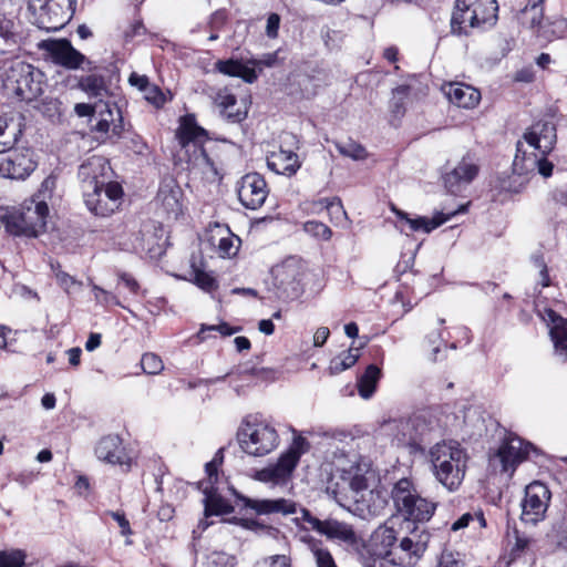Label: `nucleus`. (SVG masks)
Returning a JSON list of instances; mask_svg holds the SVG:
<instances>
[{"label":"nucleus","mask_w":567,"mask_h":567,"mask_svg":"<svg viewBox=\"0 0 567 567\" xmlns=\"http://www.w3.org/2000/svg\"><path fill=\"white\" fill-rule=\"evenodd\" d=\"M556 142V125L551 120L537 121L525 131L523 140L516 144L508 190L519 193L536 172L545 178L551 176L554 164L547 155Z\"/></svg>","instance_id":"obj_1"},{"label":"nucleus","mask_w":567,"mask_h":567,"mask_svg":"<svg viewBox=\"0 0 567 567\" xmlns=\"http://www.w3.org/2000/svg\"><path fill=\"white\" fill-rule=\"evenodd\" d=\"M433 475L447 491H456L465 476L467 467L466 451L456 441H442L429 451Z\"/></svg>","instance_id":"obj_2"},{"label":"nucleus","mask_w":567,"mask_h":567,"mask_svg":"<svg viewBox=\"0 0 567 567\" xmlns=\"http://www.w3.org/2000/svg\"><path fill=\"white\" fill-rule=\"evenodd\" d=\"M236 437L240 450L254 457L272 453L280 443L276 426L258 414H249L241 420Z\"/></svg>","instance_id":"obj_3"},{"label":"nucleus","mask_w":567,"mask_h":567,"mask_svg":"<svg viewBox=\"0 0 567 567\" xmlns=\"http://www.w3.org/2000/svg\"><path fill=\"white\" fill-rule=\"evenodd\" d=\"M176 140L181 151L187 156V162L192 168H197L203 174L213 173L217 175L214 162L204 148L207 132L196 123L194 115L188 114L181 120L179 127L176 131Z\"/></svg>","instance_id":"obj_4"},{"label":"nucleus","mask_w":567,"mask_h":567,"mask_svg":"<svg viewBox=\"0 0 567 567\" xmlns=\"http://www.w3.org/2000/svg\"><path fill=\"white\" fill-rule=\"evenodd\" d=\"M496 0H456L451 24L454 33H467V28H491L497 21Z\"/></svg>","instance_id":"obj_5"},{"label":"nucleus","mask_w":567,"mask_h":567,"mask_svg":"<svg viewBox=\"0 0 567 567\" xmlns=\"http://www.w3.org/2000/svg\"><path fill=\"white\" fill-rule=\"evenodd\" d=\"M49 207L39 200L0 216L6 230L13 236L38 237L44 230Z\"/></svg>","instance_id":"obj_6"},{"label":"nucleus","mask_w":567,"mask_h":567,"mask_svg":"<svg viewBox=\"0 0 567 567\" xmlns=\"http://www.w3.org/2000/svg\"><path fill=\"white\" fill-rule=\"evenodd\" d=\"M391 494L395 507L409 520L426 522L434 514L435 504L421 497L409 478L398 481Z\"/></svg>","instance_id":"obj_7"},{"label":"nucleus","mask_w":567,"mask_h":567,"mask_svg":"<svg viewBox=\"0 0 567 567\" xmlns=\"http://www.w3.org/2000/svg\"><path fill=\"white\" fill-rule=\"evenodd\" d=\"M309 450L310 443L306 437L301 435L295 436L287 451L279 456L278 461L257 471L255 478L262 483H286L291 477L300 457Z\"/></svg>","instance_id":"obj_8"},{"label":"nucleus","mask_w":567,"mask_h":567,"mask_svg":"<svg viewBox=\"0 0 567 567\" xmlns=\"http://www.w3.org/2000/svg\"><path fill=\"white\" fill-rule=\"evenodd\" d=\"M75 0H31L33 23L47 32L61 30L73 17Z\"/></svg>","instance_id":"obj_9"},{"label":"nucleus","mask_w":567,"mask_h":567,"mask_svg":"<svg viewBox=\"0 0 567 567\" xmlns=\"http://www.w3.org/2000/svg\"><path fill=\"white\" fill-rule=\"evenodd\" d=\"M9 80L13 84L14 94L21 101L31 102L43 93L44 74L30 63L22 61L13 63Z\"/></svg>","instance_id":"obj_10"},{"label":"nucleus","mask_w":567,"mask_h":567,"mask_svg":"<svg viewBox=\"0 0 567 567\" xmlns=\"http://www.w3.org/2000/svg\"><path fill=\"white\" fill-rule=\"evenodd\" d=\"M302 520L309 524L310 528L327 539L347 545L357 543V535L352 525L332 517L319 519L308 509H302Z\"/></svg>","instance_id":"obj_11"},{"label":"nucleus","mask_w":567,"mask_h":567,"mask_svg":"<svg viewBox=\"0 0 567 567\" xmlns=\"http://www.w3.org/2000/svg\"><path fill=\"white\" fill-rule=\"evenodd\" d=\"M550 501V491L538 481L526 486L525 497L522 502V520L529 524H536L542 520L548 508Z\"/></svg>","instance_id":"obj_12"},{"label":"nucleus","mask_w":567,"mask_h":567,"mask_svg":"<svg viewBox=\"0 0 567 567\" xmlns=\"http://www.w3.org/2000/svg\"><path fill=\"white\" fill-rule=\"evenodd\" d=\"M534 450L535 447L530 443L520 437L509 436L502 443L491 462L494 466L498 464L502 472L512 475L516 466L525 461Z\"/></svg>","instance_id":"obj_13"},{"label":"nucleus","mask_w":567,"mask_h":567,"mask_svg":"<svg viewBox=\"0 0 567 567\" xmlns=\"http://www.w3.org/2000/svg\"><path fill=\"white\" fill-rule=\"evenodd\" d=\"M123 189L118 183H107L106 186L83 195L86 207L96 216L107 217L121 205Z\"/></svg>","instance_id":"obj_14"},{"label":"nucleus","mask_w":567,"mask_h":567,"mask_svg":"<svg viewBox=\"0 0 567 567\" xmlns=\"http://www.w3.org/2000/svg\"><path fill=\"white\" fill-rule=\"evenodd\" d=\"M37 167L32 153L28 148H14L0 153V176L11 179H24Z\"/></svg>","instance_id":"obj_15"},{"label":"nucleus","mask_w":567,"mask_h":567,"mask_svg":"<svg viewBox=\"0 0 567 567\" xmlns=\"http://www.w3.org/2000/svg\"><path fill=\"white\" fill-rule=\"evenodd\" d=\"M268 193L267 183L258 173L246 174L237 183L238 199L248 209L256 210L261 207Z\"/></svg>","instance_id":"obj_16"},{"label":"nucleus","mask_w":567,"mask_h":567,"mask_svg":"<svg viewBox=\"0 0 567 567\" xmlns=\"http://www.w3.org/2000/svg\"><path fill=\"white\" fill-rule=\"evenodd\" d=\"M109 163L102 156H91L84 161L78 172L83 195L106 186Z\"/></svg>","instance_id":"obj_17"},{"label":"nucleus","mask_w":567,"mask_h":567,"mask_svg":"<svg viewBox=\"0 0 567 567\" xmlns=\"http://www.w3.org/2000/svg\"><path fill=\"white\" fill-rule=\"evenodd\" d=\"M478 171L474 156L466 154L451 172L444 175V185L451 194H456L477 176Z\"/></svg>","instance_id":"obj_18"},{"label":"nucleus","mask_w":567,"mask_h":567,"mask_svg":"<svg viewBox=\"0 0 567 567\" xmlns=\"http://www.w3.org/2000/svg\"><path fill=\"white\" fill-rule=\"evenodd\" d=\"M95 455L102 462L122 466L124 471L131 467V457L122 446L118 435L103 436L95 446Z\"/></svg>","instance_id":"obj_19"},{"label":"nucleus","mask_w":567,"mask_h":567,"mask_svg":"<svg viewBox=\"0 0 567 567\" xmlns=\"http://www.w3.org/2000/svg\"><path fill=\"white\" fill-rule=\"evenodd\" d=\"M468 204H462L458 206L457 209L451 210L447 213H437L432 218L426 217H416V218H410L409 215L400 209L393 208V212L399 217V219L406 224L409 229L411 231H419L422 230L424 233H431L435 228L440 227L442 224L450 220L452 217L460 213H465L467 209Z\"/></svg>","instance_id":"obj_20"},{"label":"nucleus","mask_w":567,"mask_h":567,"mask_svg":"<svg viewBox=\"0 0 567 567\" xmlns=\"http://www.w3.org/2000/svg\"><path fill=\"white\" fill-rule=\"evenodd\" d=\"M89 74L80 76L78 87L87 94L89 97H94L102 101L110 95V86L103 74V69L90 61L82 68Z\"/></svg>","instance_id":"obj_21"},{"label":"nucleus","mask_w":567,"mask_h":567,"mask_svg":"<svg viewBox=\"0 0 567 567\" xmlns=\"http://www.w3.org/2000/svg\"><path fill=\"white\" fill-rule=\"evenodd\" d=\"M50 53L54 63L70 70L82 69L90 62L85 55L74 49L66 39L53 42L50 48Z\"/></svg>","instance_id":"obj_22"},{"label":"nucleus","mask_w":567,"mask_h":567,"mask_svg":"<svg viewBox=\"0 0 567 567\" xmlns=\"http://www.w3.org/2000/svg\"><path fill=\"white\" fill-rule=\"evenodd\" d=\"M237 497L244 507L252 509L257 515H290L296 513V503L290 499H252L241 495H237Z\"/></svg>","instance_id":"obj_23"},{"label":"nucleus","mask_w":567,"mask_h":567,"mask_svg":"<svg viewBox=\"0 0 567 567\" xmlns=\"http://www.w3.org/2000/svg\"><path fill=\"white\" fill-rule=\"evenodd\" d=\"M449 101L458 107H474L481 100V93L475 87L464 83H449L443 86Z\"/></svg>","instance_id":"obj_24"},{"label":"nucleus","mask_w":567,"mask_h":567,"mask_svg":"<svg viewBox=\"0 0 567 567\" xmlns=\"http://www.w3.org/2000/svg\"><path fill=\"white\" fill-rule=\"evenodd\" d=\"M546 320L550 323V337L554 342L555 354L563 361H567V320L554 310L546 311Z\"/></svg>","instance_id":"obj_25"},{"label":"nucleus","mask_w":567,"mask_h":567,"mask_svg":"<svg viewBox=\"0 0 567 567\" xmlns=\"http://www.w3.org/2000/svg\"><path fill=\"white\" fill-rule=\"evenodd\" d=\"M544 2L545 0H528L526 6L516 14L519 24L535 31L537 37H539L540 29L544 27Z\"/></svg>","instance_id":"obj_26"},{"label":"nucleus","mask_w":567,"mask_h":567,"mask_svg":"<svg viewBox=\"0 0 567 567\" xmlns=\"http://www.w3.org/2000/svg\"><path fill=\"white\" fill-rule=\"evenodd\" d=\"M204 514L205 519L200 520L198 527L205 530L210 523L207 520L213 515H225L234 512V507L215 491L204 488Z\"/></svg>","instance_id":"obj_27"},{"label":"nucleus","mask_w":567,"mask_h":567,"mask_svg":"<svg viewBox=\"0 0 567 567\" xmlns=\"http://www.w3.org/2000/svg\"><path fill=\"white\" fill-rule=\"evenodd\" d=\"M215 70L224 75L240 78L247 83H254L258 78L257 72L250 66L249 60L245 63L233 59L218 60L215 63Z\"/></svg>","instance_id":"obj_28"},{"label":"nucleus","mask_w":567,"mask_h":567,"mask_svg":"<svg viewBox=\"0 0 567 567\" xmlns=\"http://www.w3.org/2000/svg\"><path fill=\"white\" fill-rule=\"evenodd\" d=\"M267 165L277 174L291 176L300 167V162L296 153L280 150L267 158Z\"/></svg>","instance_id":"obj_29"},{"label":"nucleus","mask_w":567,"mask_h":567,"mask_svg":"<svg viewBox=\"0 0 567 567\" xmlns=\"http://www.w3.org/2000/svg\"><path fill=\"white\" fill-rule=\"evenodd\" d=\"M396 539V533L392 527L379 526L371 535L370 544L373 554L380 557L389 556Z\"/></svg>","instance_id":"obj_30"},{"label":"nucleus","mask_w":567,"mask_h":567,"mask_svg":"<svg viewBox=\"0 0 567 567\" xmlns=\"http://www.w3.org/2000/svg\"><path fill=\"white\" fill-rule=\"evenodd\" d=\"M275 279L278 288L284 290L287 298H295L299 295V282L297 280V270L292 265L285 264L275 269Z\"/></svg>","instance_id":"obj_31"},{"label":"nucleus","mask_w":567,"mask_h":567,"mask_svg":"<svg viewBox=\"0 0 567 567\" xmlns=\"http://www.w3.org/2000/svg\"><path fill=\"white\" fill-rule=\"evenodd\" d=\"M384 431L392 435V441L398 446H408L412 451H415L414 439L409 419L390 421L384 425Z\"/></svg>","instance_id":"obj_32"},{"label":"nucleus","mask_w":567,"mask_h":567,"mask_svg":"<svg viewBox=\"0 0 567 567\" xmlns=\"http://www.w3.org/2000/svg\"><path fill=\"white\" fill-rule=\"evenodd\" d=\"M214 102L219 107L220 113L233 123L241 122L246 117V113L239 110H236V112H229L230 107L236 106L237 99L227 90L218 91L214 97Z\"/></svg>","instance_id":"obj_33"},{"label":"nucleus","mask_w":567,"mask_h":567,"mask_svg":"<svg viewBox=\"0 0 567 567\" xmlns=\"http://www.w3.org/2000/svg\"><path fill=\"white\" fill-rule=\"evenodd\" d=\"M322 209H327L330 220L336 225L347 219V213L341 204L340 198H321L312 204V210L319 213Z\"/></svg>","instance_id":"obj_34"},{"label":"nucleus","mask_w":567,"mask_h":567,"mask_svg":"<svg viewBox=\"0 0 567 567\" xmlns=\"http://www.w3.org/2000/svg\"><path fill=\"white\" fill-rule=\"evenodd\" d=\"M414 439L415 451L423 452V444L431 440L433 429L422 415H414L409 419Z\"/></svg>","instance_id":"obj_35"},{"label":"nucleus","mask_w":567,"mask_h":567,"mask_svg":"<svg viewBox=\"0 0 567 567\" xmlns=\"http://www.w3.org/2000/svg\"><path fill=\"white\" fill-rule=\"evenodd\" d=\"M219 235L218 238L215 235L210 237V241L217 246L219 255L221 257L235 256L238 251L240 239L230 234L228 228L219 229Z\"/></svg>","instance_id":"obj_36"},{"label":"nucleus","mask_w":567,"mask_h":567,"mask_svg":"<svg viewBox=\"0 0 567 567\" xmlns=\"http://www.w3.org/2000/svg\"><path fill=\"white\" fill-rule=\"evenodd\" d=\"M380 378L381 370L377 365L370 364L358 380V391L360 396L363 399L371 398Z\"/></svg>","instance_id":"obj_37"},{"label":"nucleus","mask_w":567,"mask_h":567,"mask_svg":"<svg viewBox=\"0 0 567 567\" xmlns=\"http://www.w3.org/2000/svg\"><path fill=\"white\" fill-rule=\"evenodd\" d=\"M342 483L348 485L354 493V498L358 502L357 495L368 488V478L361 472L359 466H351L349 471L343 470L340 476Z\"/></svg>","instance_id":"obj_38"},{"label":"nucleus","mask_w":567,"mask_h":567,"mask_svg":"<svg viewBox=\"0 0 567 567\" xmlns=\"http://www.w3.org/2000/svg\"><path fill=\"white\" fill-rule=\"evenodd\" d=\"M360 357V347L350 348L349 350L334 357L329 364V373L331 375L339 374L344 370L353 367Z\"/></svg>","instance_id":"obj_39"},{"label":"nucleus","mask_w":567,"mask_h":567,"mask_svg":"<svg viewBox=\"0 0 567 567\" xmlns=\"http://www.w3.org/2000/svg\"><path fill=\"white\" fill-rule=\"evenodd\" d=\"M539 38L547 41L567 38V19L558 17L548 20L540 29Z\"/></svg>","instance_id":"obj_40"},{"label":"nucleus","mask_w":567,"mask_h":567,"mask_svg":"<svg viewBox=\"0 0 567 567\" xmlns=\"http://www.w3.org/2000/svg\"><path fill=\"white\" fill-rule=\"evenodd\" d=\"M178 189H173L168 187H161L157 194L158 200L162 203L164 209L175 217L181 213V203L178 199Z\"/></svg>","instance_id":"obj_41"},{"label":"nucleus","mask_w":567,"mask_h":567,"mask_svg":"<svg viewBox=\"0 0 567 567\" xmlns=\"http://www.w3.org/2000/svg\"><path fill=\"white\" fill-rule=\"evenodd\" d=\"M308 543L317 567H337L331 553L321 546L320 540L310 538Z\"/></svg>","instance_id":"obj_42"},{"label":"nucleus","mask_w":567,"mask_h":567,"mask_svg":"<svg viewBox=\"0 0 567 567\" xmlns=\"http://www.w3.org/2000/svg\"><path fill=\"white\" fill-rule=\"evenodd\" d=\"M336 147L343 156L350 157L354 161L363 159L367 157V152L359 143L348 140L347 142L336 143Z\"/></svg>","instance_id":"obj_43"},{"label":"nucleus","mask_w":567,"mask_h":567,"mask_svg":"<svg viewBox=\"0 0 567 567\" xmlns=\"http://www.w3.org/2000/svg\"><path fill=\"white\" fill-rule=\"evenodd\" d=\"M193 281L196 286L207 292H212L217 288L216 279L208 272L199 269L196 266H192Z\"/></svg>","instance_id":"obj_44"},{"label":"nucleus","mask_w":567,"mask_h":567,"mask_svg":"<svg viewBox=\"0 0 567 567\" xmlns=\"http://www.w3.org/2000/svg\"><path fill=\"white\" fill-rule=\"evenodd\" d=\"M27 554L22 549L0 550V567H22Z\"/></svg>","instance_id":"obj_45"},{"label":"nucleus","mask_w":567,"mask_h":567,"mask_svg":"<svg viewBox=\"0 0 567 567\" xmlns=\"http://www.w3.org/2000/svg\"><path fill=\"white\" fill-rule=\"evenodd\" d=\"M303 230L320 240H329L332 237V230L323 223L309 220L303 224Z\"/></svg>","instance_id":"obj_46"},{"label":"nucleus","mask_w":567,"mask_h":567,"mask_svg":"<svg viewBox=\"0 0 567 567\" xmlns=\"http://www.w3.org/2000/svg\"><path fill=\"white\" fill-rule=\"evenodd\" d=\"M426 544L423 540L414 542L412 538L404 537L401 539L398 548L408 554L410 557H420L425 551Z\"/></svg>","instance_id":"obj_47"},{"label":"nucleus","mask_w":567,"mask_h":567,"mask_svg":"<svg viewBox=\"0 0 567 567\" xmlns=\"http://www.w3.org/2000/svg\"><path fill=\"white\" fill-rule=\"evenodd\" d=\"M141 367L147 374H158L164 365L158 355L155 353H145L141 359Z\"/></svg>","instance_id":"obj_48"},{"label":"nucleus","mask_w":567,"mask_h":567,"mask_svg":"<svg viewBox=\"0 0 567 567\" xmlns=\"http://www.w3.org/2000/svg\"><path fill=\"white\" fill-rule=\"evenodd\" d=\"M92 291L94 295V299L97 303H101L104 306H109V305L122 306L121 301L114 293L101 288L97 285H92Z\"/></svg>","instance_id":"obj_49"},{"label":"nucleus","mask_w":567,"mask_h":567,"mask_svg":"<svg viewBox=\"0 0 567 567\" xmlns=\"http://www.w3.org/2000/svg\"><path fill=\"white\" fill-rule=\"evenodd\" d=\"M144 97L147 102L153 104L156 107H161L164 105L166 99L163 92L156 85H151L145 92Z\"/></svg>","instance_id":"obj_50"},{"label":"nucleus","mask_w":567,"mask_h":567,"mask_svg":"<svg viewBox=\"0 0 567 567\" xmlns=\"http://www.w3.org/2000/svg\"><path fill=\"white\" fill-rule=\"evenodd\" d=\"M104 515L111 516L118 524V527L121 528V534L123 536H128L132 534L130 522L127 520L123 512L106 511Z\"/></svg>","instance_id":"obj_51"},{"label":"nucleus","mask_w":567,"mask_h":567,"mask_svg":"<svg viewBox=\"0 0 567 567\" xmlns=\"http://www.w3.org/2000/svg\"><path fill=\"white\" fill-rule=\"evenodd\" d=\"M439 567H464V561L460 558L458 554L444 551L441 555Z\"/></svg>","instance_id":"obj_52"},{"label":"nucleus","mask_w":567,"mask_h":567,"mask_svg":"<svg viewBox=\"0 0 567 567\" xmlns=\"http://www.w3.org/2000/svg\"><path fill=\"white\" fill-rule=\"evenodd\" d=\"M266 567H291L290 558L286 555H272L262 559Z\"/></svg>","instance_id":"obj_53"},{"label":"nucleus","mask_w":567,"mask_h":567,"mask_svg":"<svg viewBox=\"0 0 567 567\" xmlns=\"http://www.w3.org/2000/svg\"><path fill=\"white\" fill-rule=\"evenodd\" d=\"M280 25V17L277 13H270L267 19L266 34L270 39L278 37V30Z\"/></svg>","instance_id":"obj_54"},{"label":"nucleus","mask_w":567,"mask_h":567,"mask_svg":"<svg viewBox=\"0 0 567 567\" xmlns=\"http://www.w3.org/2000/svg\"><path fill=\"white\" fill-rule=\"evenodd\" d=\"M206 330H209V331L216 330V331L220 332L224 336H230V334H233V333H235L237 331V329L230 328L227 323H220V324H216V326H205V324H203L200 330H199V332H198V334H197V337L200 340L205 339L203 333Z\"/></svg>","instance_id":"obj_55"},{"label":"nucleus","mask_w":567,"mask_h":567,"mask_svg":"<svg viewBox=\"0 0 567 567\" xmlns=\"http://www.w3.org/2000/svg\"><path fill=\"white\" fill-rule=\"evenodd\" d=\"M128 82L142 92H145L152 85L146 75H140L135 72L130 75Z\"/></svg>","instance_id":"obj_56"},{"label":"nucleus","mask_w":567,"mask_h":567,"mask_svg":"<svg viewBox=\"0 0 567 567\" xmlns=\"http://www.w3.org/2000/svg\"><path fill=\"white\" fill-rule=\"evenodd\" d=\"M276 62V54H268L264 59H250L249 64L254 70L261 71L264 66H272Z\"/></svg>","instance_id":"obj_57"},{"label":"nucleus","mask_w":567,"mask_h":567,"mask_svg":"<svg viewBox=\"0 0 567 567\" xmlns=\"http://www.w3.org/2000/svg\"><path fill=\"white\" fill-rule=\"evenodd\" d=\"M533 260H534L535 266L538 267L540 270L542 286L543 287L549 286L548 269H547V265H546L543 256H538V255L534 256Z\"/></svg>","instance_id":"obj_58"},{"label":"nucleus","mask_w":567,"mask_h":567,"mask_svg":"<svg viewBox=\"0 0 567 567\" xmlns=\"http://www.w3.org/2000/svg\"><path fill=\"white\" fill-rule=\"evenodd\" d=\"M228 556L224 553H214L208 557L207 567H226Z\"/></svg>","instance_id":"obj_59"},{"label":"nucleus","mask_w":567,"mask_h":567,"mask_svg":"<svg viewBox=\"0 0 567 567\" xmlns=\"http://www.w3.org/2000/svg\"><path fill=\"white\" fill-rule=\"evenodd\" d=\"M118 279L132 293H136L138 291L140 285L131 275L121 272L118 275Z\"/></svg>","instance_id":"obj_60"},{"label":"nucleus","mask_w":567,"mask_h":567,"mask_svg":"<svg viewBox=\"0 0 567 567\" xmlns=\"http://www.w3.org/2000/svg\"><path fill=\"white\" fill-rule=\"evenodd\" d=\"M330 336V330L327 327H320L313 334V346L322 347Z\"/></svg>","instance_id":"obj_61"},{"label":"nucleus","mask_w":567,"mask_h":567,"mask_svg":"<svg viewBox=\"0 0 567 567\" xmlns=\"http://www.w3.org/2000/svg\"><path fill=\"white\" fill-rule=\"evenodd\" d=\"M472 520H474L473 514L465 513L452 524L451 529L456 532L462 528H465L466 526H468L470 522H472Z\"/></svg>","instance_id":"obj_62"},{"label":"nucleus","mask_w":567,"mask_h":567,"mask_svg":"<svg viewBox=\"0 0 567 567\" xmlns=\"http://www.w3.org/2000/svg\"><path fill=\"white\" fill-rule=\"evenodd\" d=\"M55 277H56V280L65 289L68 290L72 285H74L75 280L73 279V277H71L70 275H68L66 272L64 271H58L55 274Z\"/></svg>","instance_id":"obj_63"},{"label":"nucleus","mask_w":567,"mask_h":567,"mask_svg":"<svg viewBox=\"0 0 567 567\" xmlns=\"http://www.w3.org/2000/svg\"><path fill=\"white\" fill-rule=\"evenodd\" d=\"M74 111L80 117H84L92 115L94 107L86 103H78L74 106Z\"/></svg>","instance_id":"obj_64"}]
</instances>
